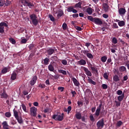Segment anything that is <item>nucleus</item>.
<instances>
[{"instance_id":"obj_18","label":"nucleus","mask_w":129,"mask_h":129,"mask_svg":"<svg viewBox=\"0 0 129 129\" xmlns=\"http://www.w3.org/2000/svg\"><path fill=\"white\" fill-rule=\"evenodd\" d=\"M55 52V49H53L52 48H49L48 49H47L46 52L49 54V55H51V54H53L54 52Z\"/></svg>"},{"instance_id":"obj_23","label":"nucleus","mask_w":129,"mask_h":129,"mask_svg":"<svg viewBox=\"0 0 129 129\" xmlns=\"http://www.w3.org/2000/svg\"><path fill=\"white\" fill-rule=\"evenodd\" d=\"M17 74L16 73V72H14L11 75V78L12 80H15L17 78Z\"/></svg>"},{"instance_id":"obj_45","label":"nucleus","mask_w":129,"mask_h":129,"mask_svg":"<svg viewBox=\"0 0 129 129\" xmlns=\"http://www.w3.org/2000/svg\"><path fill=\"white\" fill-rule=\"evenodd\" d=\"M48 17H49V18H50V19L51 21H55V18H54V16H53V15H49Z\"/></svg>"},{"instance_id":"obj_31","label":"nucleus","mask_w":129,"mask_h":129,"mask_svg":"<svg viewBox=\"0 0 129 129\" xmlns=\"http://www.w3.org/2000/svg\"><path fill=\"white\" fill-rule=\"evenodd\" d=\"M101 61H102L103 62H105L107 59V56H106V55H104L101 57Z\"/></svg>"},{"instance_id":"obj_13","label":"nucleus","mask_w":129,"mask_h":129,"mask_svg":"<svg viewBox=\"0 0 129 129\" xmlns=\"http://www.w3.org/2000/svg\"><path fill=\"white\" fill-rule=\"evenodd\" d=\"M0 96L2 99H8L9 97L6 90H3V92L0 94Z\"/></svg>"},{"instance_id":"obj_40","label":"nucleus","mask_w":129,"mask_h":129,"mask_svg":"<svg viewBox=\"0 0 129 129\" xmlns=\"http://www.w3.org/2000/svg\"><path fill=\"white\" fill-rule=\"evenodd\" d=\"M61 62L64 66H67V64H68V61H67V60L66 59H62L61 60Z\"/></svg>"},{"instance_id":"obj_55","label":"nucleus","mask_w":129,"mask_h":129,"mask_svg":"<svg viewBox=\"0 0 129 129\" xmlns=\"http://www.w3.org/2000/svg\"><path fill=\"white\" fill-rule=\"evenodd\" d=\"M128 79V77L127 75H125V76H123V81H126Z\"/></svg>"},{"instance_id":"obj_56","label":"nucleus","mask_w":129,"mask_h":129,"mask_svg":"<svg viewBox=\"0 0 129 129\" xmlns=\"http://www.w3.org/2000/svg\"><path fill=\"white\" fill-rule=\"evenodd\" d=\"M76 29H77V30H78V31H81L82 30V28L80 26H76Z\"/></svg>"},{"instance_id":"obj_30","label":"nucleus","mask_w":129,"mask_h":129,"mask_svg":"<svg viewBox=\"0 0 129 129\" xmlns=\"http://www.w3.org/2000/svg\"><path fill=\"white\" fill-rule=\"evenodd\" d=\"M44 64H45V66H47L49 62H50L49 58H48V57H46L44 59Z\"/></svg>"},{"instance_id":"obj_59","label":"nucleus","mask_w":129,"mask_h":129,"mask_svg":"<svg viewBox=\"0 0 129 129\" xmlns=\"http://www.w3.org/2000/svg\"><path fill=\"white\" fill-rule=\"evenodd\" d=\"M115 102L116 103V106H120L121 103H120L119 101L118 102L117 101H115Z\"/></svg>"},{"instance_id":"obj_15","label":"nucleus","mask_w":129,"mask_h":129,"mask_svg":"<svg viewBox=\"0 0 129 129\" xmlns=\"http://www.w3.org/2000/svg\"><path fill=\"white\" fill-rule=\"evenodd\" d=\"M83 70H84L86 75H87L89 77L92 76V74L90 70H89V69H87V68H85V67H83Z\"/></svg>"},{"instance_id":"obj_63","label":"nucleus","mask_w":129,"mask_h":129,"mask_svg":"<svg viewBox=\"0 0 129 129\" xmlns=\"http://www.w3.org/2000/svg\"><path fill=\"white\" fill-rule=\"evenodd\" d=\"M71 93L73 95V97H75V95L77 94L76 91H72Z\"/></svg>"},{"instance_id":"obj_5","label":"nucleus","mask_w":129,"mask_h":129,"mask_svg":"<svg viewBox=\"0 0 129 129\" xmlns=\"http://www.w3.org/2000/svg\"><path fill=\"white\" fill-rule=\"evenodd\" d=\"M14 116H15L16 119H17L18 123L20 124H22L23 123V119L22 118L21 116H19V112L17 110H14Z\"/></svg>"},{"instance_id":"obj_57","label":"nucleus","mask_w":129,"mask_h":129,"mask_svg":"<svg viewBox=\"0 0 129 129\" xmlns=\"http://www.w3.org/2000/svg\"><path fill=\"white\" fill-rule=\"evenodd\" d=\"M102 87L104 89H106L108 88V86L106 84H102Z\"/></svg>"},{"instance_id":"obj_17","label":"nucleus","mask_w":129,"mask_h":129,"mask_svg":"<svg viewBox=\"0 0 129 129\" xmlns=\"http://www.w3.org/2000/svg\"><path fill=\"white\" fill-rule=\"evenodd\" d=\"M72 80H73L74 85L75 86H77V87L80 86V83L79 81H78V80H77V79H76V78H75V77H73Z\"/></svg>"},{"instance_id":"obj_39","label":"nucleus","mask_w":129,"mask_h":129,"mask_svg":"<svg viewBox=\"0 0 129 129\" xmlns=\"http://www.w3.org/2000/svg\"><path fill=\"white\" fill-rule=\"evenodd\" d=\"M81 5H82V3L81 2H79V3H78L77 4H76L75 7L76 8H82Z\"/></svg>"},{"instance_id":"obj_46","label":"nucleus","mask_w":129,"mask_h":129,"mask_svg":"<svg viewBox=\"0 0 129 129\" xmlns=\"http://www.w3.org/2000/svg\"><path fill=\"white\" fill-rule=\"evenodd\" d=\"M62 29L64 30H66V29H67V23H63V24H62Z\"/></svg>"},{"instance_id":"obj_58","label":"nucleus","mask_w":129,"mask_h":129,"mask_svg":"<svg viewBox=\"0 0 129 129\" xmlns=\"http://www.w3.org/2000/svg\"><path fill=\"white\" fill-rule=\"evenodd\" d=\"M58 90H60V92H63L64 90V87H58Z\"/></svg>"},{"instance_id":"obj_32","label":"nucleus","mask_w":129,"mask_h":129,"mask_svg":"<svg viewBox=\"0 0 129 129\" xmlns=\"http://www.w3.org/2000/svg\"><path fill=\"white\" fill-rule=\"evenodd\" d=\"M28 47L29 49L30 50H32V51H33V50H34V49L35 48V45L34 44H30Z\"/></svg>"},{"instance_id":"obj_35","label":"nucleus","mask_w":129,"mask_h":129,"mask_svg":"<svg viewBox=\"0 0 129 129\" xmlns=\"http://www.w3.org/2000/svg\"><path fill=\"white\" fill-rule=\"evenodd\" d=\"M58 59V57L57 56H56V55H52L51 57V60H54L55 61H56Z\"/></svg>"},{"instance_id":"obj_21","label":"nucleus","mask_w":129,"mask_h":129,"mask_svg":"<svg viewBox=\"0 0 129 129\" xmlns=\"http://www.w3.org/2000/svg\"><path fill=\"white\" fill-rule=\"evenodd\" d=\"M78 62L80 66H85V64L87 63L85 59H81L80 60H79Z\"/></svg>"},{"instance_id":"obj_37","label":"nucleus","mask_w":129,"mask_h":129,"mask_svg":"<svg viewBox=\"0 0 129 129\" xmlns=\"http://www.w3.org/2000/svg\"><path fill=\"white\" fill-rule=\"evenodd\" d=\"M11 43H12V44H13V45H15V44L16 43V40H15V39H14L13 38H11L10 39H9Z\"/></svg>"},{"instance_id":"obj_25","label":"nucleus","mask_w":129,"mask_h":129,"mask_svg":"<svg viewBox=\"0 0 129 129\" xmlns=\"http://www.w3.org/2000/svg\"><path fill=\"white\" fill-rule=\"evenodd\" d=\"M72 109V106L71 105H69L67 109L64 108V111H66V112L68 111V114H69L70 111H71Z\"/></svg>"},{"instance_id":"obj_34","label":"nucleus","mask_w":129,"mask_h":129,"mask_svg":"<svg viewBox=\"0 0 129 129\" xmlns=\"http://www.w3.org/2000/svg\"><path fill=\"white\" fill-rule=\"evenodd\" d=\"M48 69H49V71H54V67H53L52 64H49Z\"/></svg>"},{"instance_id":"obj_4","label":"nucleus","mask_w":129,"mask_h":129,"mask_svg":"<svg viewBox=\"0 0 129 129\" xmlns=\"http://www.w3.org/2000/svg\"><path fill=\"white\" fill-rule=\"evenodd\" d=\"M30 17L31 19L32 23H33V25L37 26L38 23V20L36 15H35V14H32V15H30Z\"/></svg>"},{"instance_id":"obj_8","label":"nucleus","mask_w":129,"mask_h":129,"mask_svg":"<svg viewBox=\"0 0 129 129\" xmlns=\"http://www.w3.org/2000/svg\"><path fill=\"white\" fill-rule=\"evenodd\" d=\"M5 27H8V25L6 22H1L0 23V33H5Z\"/></svg>"},{"instance_id":"obj_62","label":"nucleus","mask_w":129,"mask_h":129,"mask_svg":"<svg viewBox=\"0 0 129 129\" xmlns=\"http://www.w3.org/2000/svg\"><path fill=\"white\" fill-rule=\"evenodd\" d=\"M45 86H46L44 84H40V85H39V87H40V88H42L43 89L45 88Z\"/></svg>"},{"instance_id":"obj_43","label":"nucleus","mask_w":129,"mask_h":129,"mask_svg":"<svg viewBox=\"0 0 129 129\" xmlns=\"http://www.w3.org/2000/svg\"><path fill=\"white\" fill-rule=\"evenodd\" d=\"M67 11L69 13H71V12H73V7H69L67 9Z\"/></svg>"},{"instance_id":"obj_64","label":"nucleus","mask_w":129,"mask_h":129,"mask_svg":"<svg viewBox=\"0 0 129 129\" xmlns=\"http://www.w3.org/2000/svg\"><path fill=\"white\" fill-rule=\"evenodd\" d=\"M102 17H104V18H108V15H107V14H104L102 15Z\"/></svg>"},{"instance_id":"obj_33","label":"nucleus","mask_w":129,"mask_h":129,"mask_svg":"<svg viewBox=\"0 0 129 129\" xmlns=\"http://www.w3.org/2000/svg\"><path fill=\"white\" fill-rule=\"evenodd\" d=\"M118 25L120 27L124 26L125 25V22L123 20H121L118 22Z\"/></svg>"},{"instance_id":"obj_41","label":"nucleus","mask_w":129,"mask_h":129,"mask_svg":"<svg viewBox=\"0 0 129 129\" xmlns=\"http://www.w3.org/2000/svg\"><path fill=\"white\" fill-rule=\"evenodd\" d=\"M22 109H23V110H24L25 112H27L26 106L25 104H24V103H23V104H22Z\"/></svg>"},{"instance_id":"obj_54","label":"nucleus","mask_w":129,"mask_h":129,"mask_svg":"<svg viewBox=\"0 0 129 129\" xmlns=\"http://www.w3.org/2000/svg\"><path fill=\"white\" fill-rule=\"evenodd\" d=\"M91 69L92 70V71H95V72L98 73V71L97 69H95V68H93V67H91Z\"/></svg>"},{"instance_id":"obj_29","label":"nucleus","mask_w":129,"mask_h":129,"mask_svg":"<svg viewBox=\"0 0 129 129\" xmlns=\"http://www.w3.org/2000/svg\"><path fill=\"white\" fill-rule=\"evenodd\" d=\"M119 71H120L121 72H123L124 71H126V68H125V67L122 66L121 67H120V68H119Z\"/></svg>"},{"instance_id":"obj_12","label":"nucleus","mask_w":129,"mask_h":129,"mask_svg":"<svg viewBox=\"0 0 129 129\" xmlns=\"http://www.w3.org/2000/svg\"><path fill=\"white\" fill-rule=\"evenodd\" d=\"M102 106V103H100L98 106V107L97 108L95 111V115L96 116H99L100 113H101L100 111H101Z\"/></svg>"},{"instance_id":"obj_19","label":"nucleus","mask_w":129,"mask_h":129,"mask_svg":"<svg viewBox=\"0 0 129 129\" xmlns=\"http://www.w3.org/2000/svg\"><path fill=\"white\" fill-rule=\"evenodd\" d=\"M87 13L88 14V17H92V14L93 13V9L91 7L87 8Z\"/></svg>"},{"instance_id":"obj_52","label":"nucleus","mask_w":129,"mask_h":129,"mask_svg":"<svg viewBox=\"0 0 129 129\" xmlns=\"http://www.w3.org/2000/svg\"><path fill=\"white\" fill-rule=\"evenodd\" d=\"M90 45H91V43H85V46L88 49H89Z\"/></svg>"},{"instance_id":"obj_60","label":"nucleus","mask_w":129,"mask_h":129,"mask_svg":"<svg viewBox=\"0 0 129 129\" xmlns=\"http://www.w3.org/2000/svg\"><path fill=\"white\" fill-rule=\"evenodd\" d=\"M79 14H77V13L74 14V15H73V17H74V18H75L76 17H79Z\"/></svg>"},{"instance_id":"obj_22","label":"nucleus","mask_w":129,"mask_h":129,"mask_svg":"<svg viewBox=\"0 0 129 129\" xmlns=\"http://www.w3.org/2000/svg\"><path fill=\"white\" fill-rule=\"evenodd\" d=\"M88 82L90 84H92L93 85H96V82L93 81L92 79H90V77H88Z\"/></svg>"},{"instance_id":"obj_50","label":"nucleus","mask_w":129,"mask_h":129,"mask_svg":"<svg viewBox=\"0 0 129 129\" xmlns=\"http://www.w3.org/2000/svg\"><path fill=\"white\" fill-rule=\"evenodd\" d=\"M17 121L16 120H15V119H12V120H11V124H12V125H15Z\"/></svg>"},{"instance_id":"obj_16","label":"nucleus","mask_w":129,"mask_h":129,"mask_svg":"<svg viewBox=\"0 0 129 129\" xmlns=\"http://www.w3.org/2000/svg\"><path fill=\"white\" fill-rule=\"evenodd\" d=\"M37 80V77L36 76H33L32 80H31L30 81V85H31V86H33V85H35L36 81Z\"/></svg>"},{"instance_id":"obj_24","label":"nucleus","mask_w":129,"mask_h":129,"mask_svg":"<svg viewBox=\"0 0 129 129\" xmlns=\"http://www.w3.org/2000/svg\"><path fill=\"white\" fill-rule=\"evenodd\" d=\"M113 80L115 81V82H117L118 81H119V77L118 76V75H114L113 77Z\"/></svg>"},{"instance_id":"obj_27","label":"nucleus","mask_w":129,"mask_h":129,"mask_svg":"<svg viewBox=\"0 0 129 129\" xmlns=\"http://www.w3.org/2000/svg\"><path fill=\"white\" fill-rule=\"evenodd\" d=\"M58 72H59V73H61L64 75H66L67 74V71L66 70H63V69H58Z\"/></svg>"},{"instance_id":"obj_2","label":"nucleus","mask_w":129,"mask_h":129,"mask_svg":"<svg viewBox=\"0 0 129 129\" xmlns=\"http://www.w3.org/2000/svg\"><path fill=\"white\" fill-rule=\"evenodd\" d=\"M82 47H83V46H82ZM83 48H84V49H82L81 50V52L82 53H84V54L86 55L87 57H88V58H90V59H92L94 58V55H93L92 53L90 52L89 49H85V48H84V46L83 47Z\"/></svg>"},{"instance_id":"obj_9","label":"nucleus","mask_w":129,"mask_h":129,"mask_svg":"<svg viewBox=\"0 0 129 129\" xmlns=\"http://www.w3.org/2000/svg\"><path fill=\"white\" fill-rule=\"evenodd\" d=\"M104 125V120L103 118H102L101 120H99L97 122V127L99 128H103Z\"/></svg>"},{"instance_id":"obj_6","label":"nucleus","mask_w":129,"mask_h":129,"mask_svg":"<svg viewBox=\"0 0 129 129\" xmlns=\"http://www.w3.org/2000/svg\"><path fill=\"white\" fill-rule=\"evenodd\" d=\"M22 4L25 7H29V9H32L33 7H34V4L31 3L29 0H23L22 1Z\"/></svg>"},{"instance_id":"obj_28","label":"nucleus","mask_w":129,"mask_h":129,"mask_svg":"<svg viewBox=\"0 0 129 129\" xmlns=\"http://www.w3.org/2000/svg\"><path fill=\"white\" fill-rule=\"evenodd\" d=\"M123 124L122 121H121V120H119V121H117V123L116 124V127H120L121 125Z\"/></svg>"},{"instance_id":"obj_53","label":"nucleus","mask_w":129,"mask_h":129,"mask_svg":"<svg viewBox=\"0 0 129 129\" xmlns=\"http://www.w3.org/2000/svg\"><path fill=\"white\" fill-rule=\"evenodd\" d=\"M90 119L91 121H95V119L93 115H90Z\"/></svg>"},{"instance_id":"obj_49","label":"nucleus","mask_w":129,"mask_h":129,"mask_svg":"<svg viewBox=\"0 0 129 129\" xmlns=\"http://www.w3.org/2000/svg\"><path fill=\"white\" fill-rule=\"evenodd\" d=\"M106 114H105V110H102V111H101L100 112V116L101 117H103L105 116Z\"/></svg>"},{"instance_id":"obj_38","label":"nucleus","mask_w":129,"mask_h":129,"mask_svg":"<svg viewBox=\"0 0 129 129\" xmlns=\"http://www.w3.org/2000/svg\"><path fill=\"white\" fill-rule=\"evenodd\" d=\"M8 71V69H7V68H4V69H3L2 70V73H3V74H5L7 73Z\"/></svg>"},{"instance_id":"obj_44","label":"nucleus","mask_w":129,"mask_h":129,"mask_svg":"<svg viewBox=\"0 0 129 129\" xmlns=\"http://www.w3.org/2000/svg\"><path fill=\"white\" fill-rule=\"evenodd\" d=\"M103 77L104 78H105V79H108L109 76L108 75L107 72H105V73H104Z\"/></svg>"},{"instance_id":"obj_61","label":"nucleus","mask_w":129,"mask_h":129,"mask_svg":"<svg viewBox=\"0 0 129 129\" xmlns=\"http://www.w3.org/2000/svg\"><path fill=\"white\" fill-rule=\"evenodd\" d=\"M113 26L114 28H118V26L117 24V23H113Z\"/></svg>"},{"instance_id":"obj_3","label":"nucleus","mask_w":129,"mask_h":129,"mask_svg":"<svg viewBox=\"0 0 129 129\" xmlns=\"http://www.w3.org/2000/svg\"><path fill=\"white\" fill-rule=\"evenodd\" d=\"M64 113H61V114L59 113H57V114H53L52 115V118L54 119L55 120H58V121H62L63 119H64Z\"/></svg>"},{"instance_id":"obj_11","label":"nucleus","mask_w":129,"mask_h":129,"mask_svg":"<svg viewBox=\"0 0 129 129\" xmlns=\"http://www.w3.org/2000/svg\"><path fill=\"white\" fill-rule=\"evenodd\" d=\"M126 11L125 8H118V14L120 16H124L125 15Z\"/></svg>"},{"instance_id":"obj_10","label":"nucleus","mask_w":129,"mask_h":129,"mask_svg":"<svg viewBox=\"0 0 129 129\" xmlns=\"http://www.w3.org/2000/svg\"><path fill=\"white\" fill-rule=\"evenodd\" d=\"M102 9L105 13H107V12H108L110 7L109 6H108V4H107L106 3H103Z\"/></svg>"},{"instance_id":"obj_47","label":"nucleus","mask_w":129,"mask_h":129,"mask_svg":"<svg viewBox=\"0 0 129 129\" xmlns=\"http://www.w3.org/2000/svg\"><path fill=\"white\" fill-rule=\"evenodd\" d=\"M122 93L123 92L122 91H121V90H118V91H117L116 92V94L118 95V96H120V95H121Z\"/></svg>"},{"instance_id":"obj_51","label":"nucleus","mask_w":129,"mask_h":129,"mask_svg":"<svg viewBox=\"0 0 129 129\" xmlns=\"http://www.w3.org/2000/svg\"><path fill=\"white\" fill-rule=\"evenodd\" d=\"M28 40L27 39H22L21 40V43L23 44H26Z\"/></svg>"},{"instance_id":"obj_36","label":"nucleus","mask_w":129,"mask_h":129,"mask_svg":"<svg viewBox=\"0 0 129 129\" xmlns=\"http://www.w3.org/2000/svg\"><path fill=\"white\" fill-rule=\"evenodd\" d=\"M112 43L113 44H117V39L115 38V37H113L112 39Z\"/></svg>"},{"instance_id":"obj_20","label":"nucleus","mask_w":129,"mask_h":129,"mask_svg":"<svg viewBox=\"0 0 129 129\" xmlns=\"http://www.w3.org/2000/svg\"><path fill=\"white\" fill-rule=\"evenodd\" d=\"M124 95H125L124 93H122L121 95L117 97L118 101H119V102H122V100H123Z\"/></svg>"},{"instance_id":"obj_26","label":"nucleus","mask_w":129,"mask_h":129,"mask_svg":"<svg viewBox=\"0 0 129 129\" xmlns=\"http://www.w3.org/2000/svg\"><path fill=\"white\" fill-rule=\"evenodd\" d=\"M76 118L77 119H81L82 118V114L80 112H77L76 114Z\"/></svg>"},{"instance_id":"obj_48","label":"nucleus","mask_w":129,"mask_h":129,"mask_svg":"<svg viewBox=\"0 0 129 129\" xmlns=\"http://www.w3.org/2000/svg\"><path fill=\"white\" fill-rule=\"evenodd\" d=\"M5 2L4 0H0V7H3L5 5Z\"/></svg>"},{"instance_id":"obj_7","label":"nucleus","mask_w":129,"mask_h":129,"mask_svg":"<svg viewBox=\"0 0 129 129\" xmlns=\"http://www.w3.org/2000/svg\"><path fill=\"white\" fill-rule=\"evenodd\" d=\"M37 108L35 106L30 107V114L32 116L35 117L37 115Z\"/></svg>"},{"instance_id":"obj_1","label":"nucleus","mask_w":129,"mask_h":129,"mask_svg":"<svg viewBox=\"0 0 129 129\" xmlns=\"http://www.w3.org/2000/svg\"><path fill=\"white\" fill-rule=\"evenodd\" d=\"M88 19L94 22L97 25H102L103 22L100 18L99 17H93V16H88Z\"/></svg>"},{"instance_id":"obj_42","label":"nucleus","mask_w":129,"mask_h":129,"mask_svg":"<svg viewBox=\"0 0 129 129\" xmlns=\"http://www.w3.org/2000/svg\"><path fill=\"white\" fill-rule=\"evenodd\" d=\"M12 114L10 111H8L7 112H6L5 116L7 117H11Z\"/></svg>"},{"instance_id":"obj_14","label":"nucleus","mask_w":129,"mask_h":129,"mask_svg":"<svg viewBox=\"0 0 129 129\" xmlns=\"http://www.w3.org/2000/svg\"><path fill=\"white\" fill-rule=\"evenodd\" d=\"M55 14H57L56 17L57 18H60V17H62L63 15H64V13L62 10H58V11L55 12Z\"/></svg>"}]
</instances>
